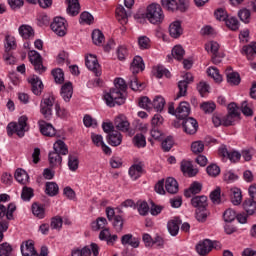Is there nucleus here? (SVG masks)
Instances as JSON below:
<instances>
[{"instance_id": "obj_1", "label": "nucleus", "mask_w": 256, "mask_h": 256, "mask_svg": "<svg viewBox=\"0 0 256 256\" xmlns=\"http://www.w3.org/2000/svg\"><path fill=\"white\" fill-rule=\"evenodd\" d=\"M29 118L23 115L18 118V122H10L7 126L8 135L16 133L18 137H25V133L29 131Z\"/></svg>"}, {"instance_id": "obj_2", "label": "nucleus", "mask_w": 256, "mask_h": 256, "mask_svg": "<svg viewBox=\"0 0 256 256\" xmlns=\"http://www.w3.org/2000/svg\"><path fill=\"white\" fill-rule=\"evenodd\" d=\"M145 17L152 25H159L165 20V14L163 13L161 5L156 3L147 6Z\"/></svg>"}, {"instance_id": "obj_3", "label": "nucleus", "mask_w": 256, "mask_h": 256, "mask_svg": "<svg viewBox=\"0 0 256 256\" xmlns=\"http://www.w3.org/2000/svg\"><path fill=\"white\" fill-rule=\"evenodd\" d=\"M103 101L107 107H115V105H123L125 103V96L116 89H110L103 93Z\"/></svg>"}, {"instance_id": "obj_4", "label": "nucleus", "mask_w": 256, "mask_h": 256, "mask_svg": "<svg viewBox=\"0 0 256 256\" xmlns=\"http://www.w3.org/2000/svg\"><path fill=\"white\" fill-rule=\"evenodd\" d=\"M50 27L58 37H65L67 35V20L63 17H55Z\"/></svg>"}, {"instance_id": "obj_5", "label": "nucleus", "mask_w": 256, "mask_h": 256, "mask_svg": "<svg viewBox=\"0 0 256 256\" xmlns=\"http://www.w3.org/2000/svg\"><path fill=\"white\" fill-rule=\"evenodd\" d=\"M29 61L33 65L36 73H45L47 71V68L43 66V58L41 57V54L35 50H31L28 53Z\"/></svg>"}, {"instance_id": "obj_6", "label": "nucleus", "mask_w": 256, "mask_h": 256, "mask_svg": "<svg viewBox=\"0 0 256 256\" xmlns=\"http://www.w3.org/2000/svg\"><path fill=\"white\" fill-rule=\"evenodd\" d=\"M99 256V245L91 243L89 246H84L83 248H74L71 251V256Z\"/></svg>"}, {"instance_id": "obj_7", "label": "nucleus", "mask_w": 256, "mask_h": 256, "mask_svg": "<svg viewBox=\"0 0 256 256\" xmlns=\"http://www.w3.org/2000/svg\"><path fill=\"white\" fill-rule=\"evenodd\" d=\"M220 48L221 45H219L217 41L211 40L205 44V50L209 55H212V62L214 65H219V63H221V57H219Z\"/></svg>"}, {"instance_id": "obj_8", "label": "nucleus", "mask_w": 256, "mask_h": 256, "mask_svg": "<svg viewBox=\"0 0 256 256\" xmlns=\"http://www.w3.org/2000/svg\"><path fill=\"white\" fill-rule=\"evenodd\" d=\"M85 65L89 71H93L96 77H101V65L94 54H87L85 57Z\"/></svg>"}, {"instance_id": "obj_9", "label": "nucleus", "mask_w": 256, "mask_h": 256, "mask_svg": "<svg viewBox=\"0 0 256 256\" xmlns=\"http://www.w3.org/2000/svg\"><path fill=\"white\" fill-rule=\"evenodd\" d=\"M221 249V244L219 242H212L211 240H204L196 245V251L199 255H207L211 249Z\"/></svg>"}, {"instance_id": "obj_10", "label": "nucleus", "mask_w": 256, "mask_h": 256, "mask_svg": "<svg viewBox=\"0 0 256 256\" xmlns=\"http://www.w3.org/2000/svg\"><path fill=\"white\" fill-rule=\"evenodd\" d=\"M191 81H193V74L186 73L184 75V80H181V81L178 82L179 92H178V94L175 98L176 101L180 97H185V95H187V87H188L189 83H191Z\"/></svg>"}, {"instance_id": "obj_11", "label": "nucleus", "mask_w": 256, "mask_h": 256, "mask_svg": "<svg viewBox=\"0 0 256 256\" xmlns=\"http://www.w3.org/2000/svg\"><path fill=\"white\" fill-rule=\"evenodd\" d=\"M182 127L185 133L188 135H195L197 133V129H199V124L197 123V120L194 118H185L182 120Z\"/></svg>"}, {"instance_id": "obj_12", "label": "nucleus", "mask_w": 256, "mask_h": 256, "mask_svg": "<svg viewBox=\"0 0 256 256\" xmlns=\"http://www.w3.org/2000/svg\"><path fill=\"white\" fill-rule=\"evenodd\" d=\"M38 127L40 133L44 135V137H55L57 130L50 123H47L45 120L38 121Z\"/></svg>"}, {"instance_id": "obj_13", "label": "nucleus", "mask_w": 256, "mask_h": 256, "mask_svg": "<svg viewBox=\"0 0 256 256\" xmlns=\"http://www.w3.org/2000/svg\"><path fill=\"white\" fill-rule=\"evenodd\" d=\"M114 125L116 129H118V131H122V133H127V131H129V127H131L129 120H127V116L123 114H120L115 118Z\"/></svg>"}, {"instance_id": "obj_14", "label": "nucleus", "mask_w": 256, "mask_h": 256, "mask_svg": "<svg viewBox=\"0 0 256 256\" xmlns=\"http://www.w3.org/2000/svg\"><path fill=\"white\" fill-rule=\"evenodd\" d=\"M191 113V106L187 102H181L176 108L175 117L177 119H187Z\"/></svg>"}, {"instance_id": "obj_15", "label": "nucleus", "mask_w": 256, "mask_h": 256, "mask_svg": "<svg viewBox=\"0 0 256 256\" xmlns=\"http://www.w3.org/2000/svg\"><path fill=\"white\" fill-rule=\"evenodd\" d=\"M20 251L22 256H39L37 254V250H35V244L32 242V240L22 242Z\"/></svg>"}, {"instance_id": "obj_16", "label": "nucleus", "mask_w": 256, "mask_h": 256, "mask_svg": "<svg viewBox=\"0 0 256 256\" xmlns=\"http://www.w3.org/2000/svg\"><path fill=\"white\" fill-rule=\"evenodd\" d=\"M169 34L173 39H179L183 35V26H181V21L175 20L169 25Z\"/></svg>"}, {"instance_id": "obj_17", "label": "nucleus", "mask_w": 256, "mask_h": 256, "mask_svg": "<svg viewBox=\"0 0 256 256\" xmlns=\"http://www.w3.org/2000/svg\"><path fill=\"white\" fill-rule=\"evenodd\" d=\"M228 115L226 116L225 125H233L235 117H239V107L236 103L228 104Z\"/></svg>"}, {"instance_id": "obj_18", "label": "nucleus", "mask_w": 256, "mask_h": 256, "mask_svg": "<svg viewBox=\"0 0 256 256\" xmlns=\"http://www.w3.org/2000/svg\"><path fill=\"white\" fill-rule=\"evenodd\" d=\"M180 168L182 173H184L188 177H195V175L199 173V170H197V168H193V164L189 160H183L181 162Z\"/></svg>"}, {"instance_id": "obj_19", "label": "nucleus", "mask_w": 256, "mask_h": 256, "mask_svg": "<svg viewBox=\"0 0 256 256\" xmlns=\"http://www.w3.org/2000/svg\"><path fill=\"white\" fill-rule=\"evenodd\" d=\"M99 239L100 241H106L107 245H115V241H117L118 236L115 234L111 235L109 228H104L100 231Z\"/></svg>"}, {"instance_id": "obj_20", "label": "nucleus", "mask_w": 256, "mask_h": 256, "mask_svg": "<svg viewBox=\"0 0 256 256\" xmlns=\"http://www.w3.org/2000/svg\"><path fill=\"white\" fill-rule=\"evenodd\" d=\"M60 95L65 103H69V101H71V97H73V84L71 82H66L61 87Z\"/></svg>"}, {"instance_id": "obj_21", "label": "nucleus", "mask_w": 256, "mask_h": 256, "mask_svg": "<svg viewBox=\"0 0 256 256\" xmlns=\"http://www.w3.org/2000/svg\"><path fill=\"white\" fill-rule=\"evenodd\" d=\"M30 85H32V93L34 95H41V91H43V82L38 76L33 75L28 79Z\"/></svg>"}, {"instance_id": "obj_22", "label": "nucleus", "mask_w": 256, "mask_h": 256, "mask_svg": "<svg viewBox=\"0 0 256 256\" xmlns=\"http://www.w3.org/2000/svg\"><path fill=\"white\" fill-rule=\"evenodd\" d=\"M181 226V218L175 217L172 220L168 221L167 228L172 235V237H177L179 235V227Z\"/></svg>"}, {"instance_id": "obj_23", "label": "nucleus", "mask_w": 256, "mask_h": 256, "mask_svg": "<svg viewBox=\"0 0 256 256\" xmlns=\"http://www.w3.org/2000/svg\"><path fill=\"white\" fill-rule=\"evenodd\" d=\"M145 69V63L143 62V58L141 56H135L131 66L130 70L135 75L136 73H139Z\"/></svg>"}, {"instance_id": "obj_24", "label": "nucleus", "mask_w": 256, "mask_h": 256, "mask_svg": "<svg viewBox=\"0 0 256 256\" xmlns=\"http://www.w3.org/2000/svg\"><path fill=\"white\" fill-rule=\"evenodd\" d=\"M121 243L124 245V247L129 245L130 247H133V249H137L140 242L139 238L133 237V234H125L121 238Z\"/></svg>"}, {"instance_id": "obj_25", "label": "nucleus", "mask_w": 256, "mask_h": 256, "mask_svg": "<svg viewBox=\"0 0 256 256\" xmlns=\"http://www.w3.org/2000/svg\"><path fill=\"white\" fill-rule=\"evenodd\" d=\"M67 3V13L71 17H75V15H79V11L81 6L79 5V0H66Z\"/></svg>"}, {"instance_id": "obj_26", "label": "nucleus", "mask_w": 256, "mask_h": 256, "mask_svg": "<svg viewBox=\"0 0 256 256\" xmlns=\"http://www.w3.org/2000/svg\"><path fill=\"white\" fill-rule=\"evenodd\" d=\"M165 189L167 193H170L171 195H175L179 191V183L175 178L169 177L165 181Z\"/></svg>"}, {"instance_id": "obj_27", "label": "nucleus", "mask_w": 256, "mask_h": 256, "mask_svg": "<svg viewBox=\"0 0 256 256\" xmlns=\"http://www.w3.org/2000/svg\"><path fill=\"white\" fill-rule=\"evenodd\" d=\"M225 73L227 77V82L230 85H239V83H241V76H239V73L234 72L233 69L227 68Z\"/></svg>"}, {"instance_id": "obj_28", "label": "nucleus", "mask_w": 256, "mask_h": 256, "mask_svg": "<svg viewBox=\"0 0 256 256\" xmlns=\"http://www.w3.org/2000/svg\"><path fill=\"white\" fill-rule=\"evenodd\" d=\"M108 143L112 147H119L123 143V135L117 131H113L108 135Z\"/></svg>"}, {"instance_id": "obj_29", "label": "nucleus", "mask_w": 256, "mask_h": 256, "mask_svg": "<svg viewBox=\"0 0 256 256\" xmlns=\"http://www.w3.org/2000/svg\"><path fill=\"white\" fill-rule=\"evenodd\" d=\"M128 173L132 181H137L143 175V166L141 164H134L129 168Z\"/></svg>"}, {"instance_id": "obj_30", "label": "nucleus", "mask_w": 256, "mask_h": 256, "mask_svg": "<svg viewBox=\"0 0 256 256\" xmlns=\"http://www.w3.org/2000/svg\"><path fill=\"white\" fill-rule=\"evenodd\" d=\"M14 177L21 185H27V183H29V174L24 169L18 168Z\"/></svg>"}, {"instance_id": "obj_31", "label": "nucleus", "mask_w": 256, "mask_h": 256, "mask_svg": "<svg viewBox=\"0 0 256 256\" xmlns=\"http://www.w3.org/2000/svg\"><path fill=\"white\" fill-rule=\"evenodd\" d=\"M4 49L6 53H11V51L17 49V41L14 36L6 35L4 40Z\"/></svg>"}, {"instance_id": "obj_32", "label": "nucleus", "mask_w": 256, "mask_h": 256, "mask_svg": "<svg viewBox=\"0 0 256 256\" xmlns=\"http://www.w3.org/2000/svg\"><path fill=\"white\" fill-rule=\"evenodd\" d=\"M19 35H21L24 39H33L35 37V31L29 25H21L18 29Z\"/></svg>"}, {"instance_id": "obj_33", "label": "nucleus", "mask_w": 256, "mask_h": 256, "mask_svg": "<svg viewBox=\"0 0 256 256\" xmlns=\"http://www.w3.org/2000/svg\"><path fill=\"white\" fill-rule=\"evenodd\" d=\"M231 192V202L234 205H241V201H243V194L240 188L232 187L230 189Z\"/></svg>"}, {"instance_id": "obj_34", "label": "nucleus", "mask_w": 256, "mask_h": 256, "mask_svg": "<svg viewBox=\"0 0 256 256\" xmlns=\"http://www.w3.org/2000/svg\"><path fill=\"white\" fill-rule=\"evenodd\" d=\"M54 152L59 153L60 155H67L69 153V148L67 147V144L61 139H58L53 144Z\"/></svg>"}, {"instance_id": "obj_35", "label": "nucleus", "mask_w": 256, "mask_h": 256, "mask_svg": "<svg viewBox=\"0 0 256 256\" xmlns=\"http://www.w3.org/2000/svg\"><path fill=\"white\" fill-rule=\"evenodd\" d=\"M128 17H129V13H127V10H125V7H123L122 5H119L116 8V18L118 19L119 23H121V25H126Z\"/></svg>"}, {"instance_id": "obj_36", "label": "nucleus", "mask_w": 256, "mask_h": 256, "mask_svg": "<svg viewBox=\"0 0 256 256\" xmlns=\"http://www.w3.org/2000/svg\"><path fill=\"white\" fill-rule=\"evenodd\" d=\"M191 205L196 209H205L207 207V196H195L191 199Z\"/></svg>"}, {"instance_id": "obj_37", "label": "nucleus", "mask_w": 256, "mask_h": 256, "mask_svg": "<svg viewBox=\"0 0 256 256\" xmlns=\"http://www.w3.org/2000/svg\"><path fill=\"white\" fill-rule=\"evenodd\" d=\"M242 207L248 215H255V213H256V202L253 198L245 200L242 204Z\"/></svg>"}, {"instance_id": "obj_38", "label": "nucleus", "mask_w": 256, "mask_h": 256, "mask_svg": "<svg viewBox=\"0 0 256 256\" xmlns=\"http://www.w3.org/2000/svg\"><path fill=\"white\" fill-rule=\"evenodd\" d=\"M48 159L51 167H60L61 163H63V158L61 157V154H59V152H50Z\"/></svg>"}, {"instance_id": "obj_39", "label": "nucleus", "mask_w": 256, "mask_h": 256, "mask_svg": "<svg viewBox=\"0 0 256 256\" xmlns=\"http://www.w3.org/2000/svg\"><path fill=\"white\" fill-rule=\"evenodd\" d=\"M45 193L49 195V197L59 195V185L55 182H47L45 185Z\"/></svg>"}, {"instance_id": "obj_40", "label": "nucleus", "mask_w": 256, "mask_h": 256, "mask_svg": "<svg viewBox=\"0 0 256 256\" xmlns=\"http://www.w3.org/2000/svg\"><path fill=\"white\" fill-rule=\"evenodd\" d=\"M201 189H203V186L199 182H193L188 190H185L184 195L185 197H191V195H197L198 193H201Z\"/></svg>"}, {"instance_id": "obj_41", "label": "nucleus", "mask_w": 256, "mask_h": 256, "mask_svg": "<svg viewBox=\"0 0 256 256\" xmlns=\"http://www.w3.org/2000/svg\"><path fill=\"white\" fill-rule=\"evenodd\" d=\"M137 43L141 51H146L147 49H151V39L145 35L139 36Z\"/></svg>"}, {"instance_id": "obj_42", "label": "nucleus", "mask_w": 256, "mask_h": 256, "mask_svg": "<svg viewBox=\"0 0 256 256\" xmlns=\"http://www.w3.org/2000/svg\"><path fill=\"white\" fill-rule=\"evenodd\" d=\"M92 41L94 45H98L101 47L103 43H105V35H103V32L101 30L96 29L92 32Z\"/></svg>"}, {"instance_id": "obj_43", "label": "nucleus", "mask_w": 256, "mask_h": 256, "mask_svg": "<svg viewBox=\"0 0 256 256\" xmlns=\"http://www.w3.org/2000/svg\"><path fill=\"white\" fill-rule=\"evenodd\" d=\"M132 143L138 149H143L147 146V140L143 134H136L132 140Z\"/></svg>"}, {"instance_id": "obj_44", "label": "nucleus", "mask_w": 256, "mask_h": 256, "mask_svg": "<svg viewBox=\"0 0 256 256\" xmlns=\"http://www.w3.org/2000/svg\"><path fill=\"white\" fill-rule=\"evenodd\" d=\"M165 107V98L163 96H156L152 101V109L161 112Z\"/></svg>"}, {"instance_id": "obj_45", "label": "nucleus", "mask_w": 256, "mask_h": 256, "mask_svg": "<svg viewBox=\"0 0 256 256\" xmlns=\"http://www.w3.org/2000/svg\"><path fill=\"white\" fill-rule=\"evenodd\" d=\"M136 209L142 217H146V215H149V204L145 201L139 200L136 203Z\"/></svg>"}, {"instance_id": "obj_46", "label": "nucleus", "mask_w": 256, "mask_h": 256, "mask_svg": "<svg viewBox=\"0 0 256 256\" xmlns=\"http://www.w3.org/2000/svg\"><path fill=\"white\" fill-rule=\"evenodd\" d=\"M207 75L211 77L215 83H221V81H223V76L219 73V69L215 67H209L207 69Z\"/></svg>"}, {"instance_id": "obj_47", "label": "nucleus", "mask_w": 256, "mask_h": 256, "mask_svg": "<svg viewBox=\"0 0 256 256\" xmlns=\"http://www.w3.org/2000/svg\"><path fill=\"white\" fill-rule=\"evenodd\" d=\"M225 24L231 31H237L239 29V20H237V17L229 16L226 19Z\"/></svg>"}, {"instance_id": "obj_48", "label": "nucleus", "mask_w": 256, "mask_h": 256, "mask_svg": "<svg viewBox=\"0 0 256 256\" xmlns=\"http://www.w3.org/2000/svg\"><path fill=\"white\" fill-rule=\"evenodd\" d=\"M107 227V218L99 217L96 221L92 222V229L94 231L103 230Z\"/></svg>"}, {"instance_id": "obj_49", "label": "nucleus", "mask_w": 256, "mask_h": 256, "mask_svg": "<svg viewBox=\"0 0 256 256\" xmlns=\"http://www.w3.org/2000/svg\"><path fill=\"white\" fill-rule=\"evenodd\" d=\"M238 17L242 23H250L251 22V11L247 8H243L239 10Z\"/></svg>"}, {"instance_id": "obj_50", "label": "nucleus", "mask_w": 256, "mask_h": 256, "mask_svg": "<svg viewBox=\"0 0 256 256\" xmlns=\"http://www.w3.org/2000/svg\"><path fill=\"white\" fill-rule=\"evenodd\" d=\"M112 89L119 91L123 95V92L127 91V83H125V80L123 78H116L114 80V88Z\"/></svg>"}, {"instance_id": "obj_51", "label": "nucleus", "mask_w": 256, "mask_h": 256, "mask_svg": "<svg viewBox=\"0 0 256 256\" xmlns=\"http://www.w3.org/2000/svg\"><path fill=\"white\" fill-rule=\"evenodd\" d=\"M32 213L35 217H38V219H43L45 217V208L40 204L34 203L32 205Z\"/></svg>"}, {"instance_id": "obj_52", "label": "nucleus", "mask_w": 256, "mask_h": 256, "mask_svg": "<svg viewBox=\"0 0 256 256\" xmlns=\"http://www.w3.org/2000/svg\"><path fill=\"white\" fill-rule=\"evenodd\" d=\"M185 55V49H183V46L176 45L172 49V56L174 59H177V61H181Z\"/></svg>"}, {"instance_id": "obj_53", "label": "nucleus", "mask_w": 256, "mask_h": 256, "mask_svg": "<svg viewBox=\"0 0 256 256\" xmlns=\"http://www.w3.org/2000/svg\"><path fill=\"white\" fill-rule=\"evenodd\" d=\"M116 54L119 61H125V59H127V55H129V50L127 49V46L120 45L116 50Z\"/></svg>"}, {"instance_id": "obj_54", "label": "nucleus", "mask_w": 256, "mask_h": 256, "mask_svg": "<svg viewBox=\"0 0 256 256\" xmlns=\"http://www.w3.org/2000/svg\"><path fill=\"white\" fill-rule=\"evenodd\" d=\"M68 167L70 171H76L79 169V158L75 155L68 156Z\"/></svg>"}, {"instance_id": "obj_55", "label": "nucleus", "mask_w": 256, "mask_h": 256, "mask_svg": "<svg viewBox=\"0 0 256 256\" xmlns=\"http://www.w3.org/2000/svg\"><path fill=\"white\" fill-rule=\"evenodd\" d=\"M138 105L141 109H146V111H151V109H153V102H151V99L147 96L142 97L139 100Z\"/></svg>"}, {"instance_id": "obj_56", "label": "nucleus", "mask_w": 256, "mask_h": 256, "mask_svg": "<svg viewBox=\"0 0 256 256\" xmlns=\"http://www.w3.org/2000/svg\"><path fill=\"white\" fill-rule=\"evenodd\" d=\"M204 149H205V144L203 143V141L198 140V141L192 142L191 144V151L196 155H198V153H203Z\"/></svg>"}, {"instance_id": "obj_57", "label": "nucleus", "mask_w": 256, "mask_h": 256, "mask_svg": "<svg viewBox=\"0 0 256 256\" xmlns=\"http://www.w3.org/2000/svg\"><path fill=\"white\" fill-rule=\"evenodd\" d=\"M236 217L237 213L231 208H228L223 214V219L226 223H231L235 221Z\"/></svg>"}, {"instance_id": "obj_58", "label": "nucleus", "mask_w": 256, "mask_h": 256, "mask_svg": "<svg viewBox=\"0 0 256 256\" xmlns=\"http://www.w3.org/2000/svg\"><path fill=\"white\" fill-rule=\"evenodd\" d=\"M52 75L54 77L55 83L61 84L65 81V74L60 68L52 70Z\"/></svg>"}, {"instance_id": "obj_59", "label": "nucleus", "mask_w": 256, "mask_h": 256, "mask_svg": "<svg viewBox=\"0 0 256 256\" xmlns=\"http://www.w3.org/2000/svg\"><path fill=\"white\" fill-rule=\"evenodd\" d=\"M161 3L167 11H177V0H161Z\"/></svg>"}, {"instance_id": "obj_60", "label": "nucleus", "mask_w": 256, "mask_h": 256, "mask_svg": "<svg viewBox=\"0 0 256 256\" xmlns=\"http://www.w3.org/2000/svg\"><path fill=\"white\" fill-rule=\"evenodd\" d=\"M124 223H125V220L123 219V216L117 215L114 217L113 227L119 233L123 231Z\"/></svg>"}, {"instance_id": "obj_61", "label": "nucleus", "mask_w": 256, "mask_h": 256, "mask_svg": "<svg viewBox=\"0 0 256 256\" xmlns=\"http://www.w3.org/2000/svg\"><path fill=\"white\" fill-rule=\"evenodd\" d=\"M241 53L242 55H245L249 60L255 57V51L253 50L252 44L243 46Z\"/></svg>"}, {"instance_id": "obj_62", "label": "nucleus", "mask_w": 256, "mask_h": 256, "mask_svg": "<svg viewBox=\"0 0 256 256\" xmlns=\"http://www.w3.org/2000/svg\"><path fill=\"white\" fill-rule=\"evenodd\" d=\"M12 251L13 247L9 243L4 242L0 244V256H11Z\"/></svg>"}, {"instance_id": "obj_63", "label": "nucleus", "mask_w": 256, "mask_h": 256, "mask_svg": "<svg viewBox=\"0 0 256 256\" xmlns=\"http://www.w3.org/2000/svg\"><path fill=\"white\" fill-rule=\"evenodd\" d=\"M80 23L81 25H91L93 23V15L89 12H83L80 15Z\"/></svg>"}, {"instance_id": "obj_64", "label": "nucleus", "mask_w": 256, "mask_h": 256, "mask_svg": "<svg viewBox=\"0 0 256 256\" xmlns=\"http://www.w3.org/2000/svg\"><path fill=\"white\" fill-rule=\"evenodd\" d=\"M34 193L32 188L30 187H24L22 189V193H21V199L23 201H31L32 197H33Z\"/></svg>"}]
</instances>
